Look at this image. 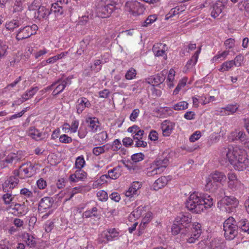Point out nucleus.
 Listing matches in <instances>:
<instances>
[{"label":"nucleus","instance_id":"f257e3e1","mask_svg":"<svg viewBox=\"0 0 249 249\" xmlns=\"http://www.w3.org/2000/svg\"><path fill=\"white\" fill-rule=\"evenodd\" d=\"M221 155L222 158L228 160L236 170L243 171L249 166V159L246 150L239 146L229 145L223 148Z\"/></svg>","mask_w":249,"mask_h":249},{"label":"nucleus","instance_id":"f03ea898","mask_svg":"<svg viewBox=\"0 0 249 249\" xmlns=\"http://www.w3.org/2000/svg\"><path fill=\"white\" fill-rule=\"evenodd\" d=\"M214 203L213 198L208 194L203 195L198 193L191 194L187 199L186 207L193 213H200L205 210L211 208Z\"/></svg>","mask_w":249,"mask_h":249},{"label":"nucleus","instance_id":"7ed1b4c3","mask_svg":"<svg viewBox=\"0 0 249 249\" xmlns=\"http://www.w3.org/2000/svg\"><path fill=\"white\" fill-rule=\"evenodd\" d=\"M114 0H100L96 4L97 16L102 18L109 17L115 8Z\"/></svg>","mask_w":249,"mask_h":249},{"label":"nucleus","instance_id":"20e7f679","mask_svg":"<svg viewBox=\"0 0 249 249\" xmlns=\"http://www.w3.org/2000/svg\"><path fill=\"white\" fill-rule=\"evenodd\" d=\"M238 222L232 217L227 219L223 223L224 236L226 239L233 240L238 234Z\"/></svg>","mask_w":249,"mask_h":249},{"label":"nucleus","instance_id":"39448f33","mask_svg":"<svg viewBox=\"0 0 249 249\" xmlns=\"http://www.w3.org/2000/svg\"><path fill=\"white\" fill-rule=\"evenodd\" d=\"M238 203V201L235 197L225 196L217 202V206L221 211L230 213L233 212Z\"/></svg>","mask_w":249,"mask_h":249},{"label":"nucleus","instance_id":"423d86ee","mask_svg":"<svg viewBox=\"0 0 249 249\" xmlns=\"http://www.w3.org/2000/svg\"><path fill=\"white\" fill-rule=\"evenodd\" d=\"M120 237V231L115 228H108L99 234L97 239L100 244H107L108 242L117 240Z\"/></svg>","mask_w":249,"mask_h":249},{"label":"nucleus","instance_id":"0eeeda50","mask_svg":"<svg viewBox=\"0 0 249 249\" xmlns=\"http://www.w3.org/2000/svg\"><path fill=\"white\" fill-rule=\"evenodd\" d=\"M38 26L36 24L21 27L16 31V39L18 40H23L30 37L36 34Z\"/></svg>","mask_w":249,"mask_h":249},{"label":"nucleus","instance_id":"6e6552de","mask_svg":"<svg viewBox=\"0 0 249 249\" xmlns=\"http://www.w3.org/2000/svg\"><path fill=\"white\" fill-rule=\"evenodd\" d=\"M125 8L126 11L134 16L142 14L145 10L144 5L136 0L127 1L125 3Z\"/></svg>","mask_w":249,"mask_h":249},{"label":"nucleus","instance_id":"1a4fd4ad","mask_svg":"<svg viewBox=\"0 0 249 249\" xmlns=\"http://www.w3.org/2000/svg\"><path fill=\"white\" fill-rule=\"evenodd\" d=\"M14 176H11L7 178L2 185V190L4 192H9L12 189L15 188L19 182V179L18 178L19 172L18 171H14Z\"/></svg>","mask_w":249,"mask_h":249},{"label":"nucleus","instance_id":"9d476101","mask_svg":"<svg viewBox=\"0 0 249 249\" xmlns=\"http://www.w3.org/2000/svg\"><path fill=\"white\" fill-rule=\"evenodd\" d=\"M228 179V187L232 191L235 192L239 191L243 188V185L241 181L238 179L235 174L230 172L227 175Z\"/></svg>","mask_w":249,"mask_h":249},{"label":"nucleus","instance_id":"9b49d317","mask_svg":"<svg viewBox=\"0 0 249 249\" xmlns=\"http://www.w3.org/2000/svg\"><path fill=\"white\" fill-rule=\"evenodd\" d=\"M72 79V76H70L65 79L60 78L56 81L55 82L57 83L53 92V95L56 96L61 93L64 90L66 86L71 84Z\"/></svg>","mask_w":249,"mask_h":249},{"label":"nucleus","instance_id":"f8f14e48","mask_svg":"<svg viewBox=\"0 0 249 249\" xmlns=\"http://www.w3.org/2000/svg\"><path fill=\"white\" fill-rule=\"evenodd\" d=\"M192 220V215L188 213H180L176 218V223L186 229L190 226Z\"/></svg>","mask_w":249,"mask_h":249},{"label":"nucleus","instance_id":"ddd939ff","mask_svg":"<svg viewBox=\"0 0 249 249\" xmlns=\"http://www.w3.org/2000/svg\"><path fill=\"white\" fill-rule=\"evenodd\" d=\"M7 210L15 215H25L27 212L28 208L24 203H15L9 208H7Z\"/></svg>","mask_w":249,"mask_h":249},{"label":"nucleus","instance_id":"4468645a","mask_svg":"<svg viewBox=\"0 0 249 249\" xmlns=\"http://www.w3.org/2000/svg\"><path fill=\"white\" fill-rule=\"evenodd\" d=\"M153 52L156 56H163L164 58L167 57L165 52L168 50V47L165 44L159 43L154 45L153 47Z\"/></svg>","mask_w":249,"mask_h":249},{"label":"nucleus","instance_id":"2eb2a0df","mask_svg":"<svg viewBox=\"0 0 249 249\" xmlns=\"http://www.w3.org/2000/svg\"><path fill=\"white\" fill-rule=\"evenodd\" d=\"M91 106V104L89 100L85 97L79 98L76 105V112L80 114L82 113L84 109L86 108H89Z\"/></svg>","mask_w":249,"mask_h":249},{"label":"nucleus","instance_id":"dca6fc26","mask_svg":"<svg viewBox=\"0 0 249 249\" xmlns=\"http://www.w3.org/2000/svg\"><path fill=\"white\" fill-rule=\"evenodd\" d=\"M86 123L88 127L90 129V131L93 133L96 132L98 130H100L99 122L98 119L96 117H88L86 119Z\"/></svg>","mask_w":249,"mask_h":249},{"label":"nucleus","instance_id":"f3484780","mask_svg":"<svg viewBox=\"0 0 249 249\" xmlns=\"http://www.w3.org/2000/svg\"><path fill=\"white\" fill-rule=\"evenodd\" d=\"M28 135L36 141H41L46 138L45 133H42L35 127H31L28 131Z\"/></svg>","mask_w":249,"mask_h":249},{"label":"nucleus","instance_id":"a211bd4d","mask_svg":"<svg viewBox=\"0 0 249 249\" xmlns=\"http://www.w3.org/2000/svg\"><path fill=\"white\" fill-rule=\"evenodd\" d=\"M24 158L23 153L22 151H18L16 153H11L9 154L5 158L6 162L9 164H12L13 163H16L19 161L21 160Z\"/></svg>","mask_w":249,"mask_h":249},{"label":"nucleus","instance_id":"6ab92c4d","mask_svg":"<svg viewBox=\"0 0 249 249\" xmlns=\"http://www.w3.org/2000/svg\"><path fill=\"white\" fill-rule=\"evenodd\" d=\"M175 124L170 121H164L161 124V129L164 136H169L172 133Z\"/></svg>","mask_w":249,"mask_h":249},{"label":"nucleus","instance_id":"aec40b11","mask_svg":"<svg viewBox=\"0 0 249 249\" xmlns=\"http://www.w3.org/2000/svg\"><path fill=\"white\" fill-rule=\"evenodd\" d=\"M87 177V173L82 169H76L73 174L70 176L69 179L71 182H76L83 180Z\"/></svg>","mask_w":249,"mask_h":249},{"label":"nucleus","instance_id":"412c9836","mask_svg":"<svg viewBox=\"0 0 249 249\" xmlns=\"http://www.w3.org/2000/svg\"><path fill=\"white\" fill-rule=\"evenodd\" d=\"M53 201L50 197H44L42 198L38 205V211L41 213L47 209L50 208L53 205Z\"/></svg>","mask_w":249,"mask_h":249},{"label":"nucleus","instance_id":"4be33fe9","mask_svg":"<svg viewBox=\"0 0 249 249\" xmlns=\"http://www.w3.org/2000/svg\"><path fill=\"white\" fill-rule=\"evenodd\" d=\"M50 9L45 6H42L39 7L37 11L35 13V17L39 20L47 19L50 15Z\"/></svg>","mask_w":249,"mask_h":249},{"label":"nucleus","instance_id":"5701e85b","mask_svg":"<svg viewBox=\"0 0 249 249\" xmlns=\"http://www.w3.org/2000/svg\"><path fill=\"white\" fill-rule=\"evenodd\" d=\"M122 172V166L118 165L113 169L109 170L107 175H105L106 178H109L112 179H116L119 178Z\"/></svg>","mask_w":249,"mask_h":249},{"label":"nucleus","instance_id":"b1692460","mask_svg":"<svg viewBox=\"0 0 249 249\" xmlns=\"http://www.w3.org/2000/svg\"><path fill=\"white\" fill-rule=\"evenodd\" d=\"M23 23V17H20L16 19L7 22L5 24V27L8 30H13L17 27L22 26Z\"/></svg>","mask_w":249,"mask_h":249},{"label":"nucleus","instance_id":"393cba45","mask_svg":"<svg viewBox=\"0 0 249 249\" xmlns=\"http://www.w3.org/2000/svg\"><path fill=\"white\" fill-rule=\"evenodd\" d=\"M170 179L169 177L162 176L157 179L153 184V188L154 190L157 191L164 187L168 181Z\"/></svg>","mask_w":249,"mask_h":249},{"label":"nucleus","instance_id":"a878e982","mask_svg":"<svg viewBox=\"0 0 249 249\" xmlns=\"http://www.w3.org/2000/svg\"><path fill=\"white\" fill-rule=\"evenodd\" d=\"M224 8V5L221 1H218L215 3L213 6L211 12V16L214 18L217 17L222 12Z\"/></svg>","mask_w":249,"mask_h":249},{"label":"nucleus","instance_id":"bb28decb","mask_svg":"<svg viewBox=\"0 0 249 249\" xmlns=\"http://www.w3.org/2000/svg\"><path fill=\"white\" fill-rule=\"evenodd\" d=\"M39 89L37 87L32 88L30 89L27 90L22 96L20 100L21 103H23L28 100L30 98L33 97V96L37 92Z\"/></svg>","mask_w":249,"mask_h":249},{"label":"nucleus","instance_id":"cd10ccee","mask_svg":"<svg viewBox=\"0 0 249 249\" xmlns=\"http://www.w3.org/2000/svg\"><path fill=\"white\" fill-rule=\"evenodd\" d=\"M200 53V48H199L198 50L196 51L194 55L192 56L191 58L188 61L185 67V68L186 69V71L191 69L196 64Z\"/></svg>","mask_w":249,"mask_h":249},{"label":"nucleus","instance_id":"c85d7f7f","mask_svg":"<svg viewBox=\"0 0 249 249\" xmlns=\"http://www.w3.org/2000/svg\"><path fill=\"white\" fill-rule=\"evenodd\" d=\"M224 248V242L221 238H214L210 243V249H223Z\"/></svg>","mask_w":249,"mask_h":249},{"label":"nucleus","instance_id":"c756f323","mask_svg":"<svg viewBox=\"0 0 249 249\" xmlns=\"http://www.w3.org/2000/svg\"><path fill=\"white\" fill-rule=\"evenodd\" d=\"M209 177L216 182H221L226 179V176L223 173L218 171H215L211 174Z\"/></svg>","mask_w":249,"mask_h":249},{"label":"nucleus","instance_id":"7c9ffc66","mask_svg":"<svg viewBox=\"0 0 249 249\" xmlns=\"http://www.w3.org/2000/svg\"><path fill=\"white\" fill-rule=\"evenodd\" d=\"M153 163H154L157 167H159V168H161V170L163 172L169 163V160L167 158H164L163 159L159 158L157 159Z\"/></svg>","mask_w":249,"mask_h":249},{"label":"nucleus","instance_id":"2f4dec72","mask_svg":"<svg viewBox=\"0 0 249 249\" xmlns=\"http://www.w3.org/2000/svg\"><path fill=\"white\" fill-rule=\"evenodd\" d=\"M162 173L161 168L157 167L154 163H153L151 167L147 169L146 171V175L148 177H153L155 175L160 174Z\"/></svg>","mask_w":249,"mask_h":249},{"label":"nucleus","instance_id":"473e14b6","mask_svg":"<svg viewBox=\"0 0 249 249\" xmlns=\"http://www.w3.org/2000/svg\"><path fill=\"white\" fill-rule=\"evenodd\" d=\"M2 199L4 204L8 206L7 208H9L15 203L13 201L15 199V196L8 193V192H7V193L2 196Z\"/></svg>","mask_w":249,"mask_h":249},{"label":"nucleus","instance_id":"72a5a7b5","mask_svg":"<svg viewBox=\"0 0 249 249\" xmlns=\"http://www.w3.org/2000/svg\"><path fill=\"white\" fill-rule=\"evenodd\" d=\"M54 13L56 17L61 16L63 13V9L62 6L58 4V3L55 2L52 4L50 9V14Z\"/></svg>","mask_w":249,"mask_h":249},{"label":"nucleus","instance_id":"f704fd0d","mask_svg":"<svg viewBox=\"0 0 249 249\" xmlns=\"http://www.w3.org/2000/svg\"><path fill=\"white\" fill-rule=\"evenodd\" d=\"M238 227L241 231L249 234V222L246 219H241L238 221Z\"/></svg>","mask_w":249,"mask_h":249},{"label":"nucleus","instance_id":"c9c22d12","mask_svg":"<svg viewBox=\"0 0 249 249\" xmlns=\"http://www.w3.org/2000/svg\"><path fill=\"white\" fill-rule=\"evenodd\" d=\"M229 54V51H224L222 52H218L212 59L213 62H220L226 59Z\"/></svg>","mask_w":249,"mask_h":249},{"label":"nucleus","instance_id":"e433bc0d","mask_svg":"<svg viewBox=\"0 0 249 249\" xmlns=\"http://www.w3.org/2000/svg\"><path fill=\"white\" fill-rule=\"evenodd\" d=\"M99 216V214L98 212V209L95 207H93L91 210H87L83 213V216L86 218H90L92 216L97 217Z\"/></svg>","mask_w":249,"mask_h":249},{"label":"nucleus","instance_id":"4c0bfd02","mask_svg":"<svg viewBox=\"0 0 249 249\" xmlns=\"http://www.w3.org/2000/svg\"><path fill=\"white\" fill-rule=\"evenodd\" d=\"M165 76L163 71L160 73L157 74L152 79L153 81L151 82L153 85L158 86L161 84L165 80Z\"/></svg>","mask_w":249,"mask_h":249},{"label":"nucleus","instance_id":"58836bf2","mask_svg":"<svg viewBox=\"0 0 249 249\" xmlns=\"http://www.w3.org/2000/svg\"><path fill=\"white\" fill-rule=\"evenodd\" d=\"M23 238L26 244L30 247H34L36 245V241L33 236L28 233H24L23 234Z\"/></svg>","mask_w":249,"mask_h":249},{"label":"nucleus","instance_id":"ea45409f","mask_svg":"<svg viewBox=\"0 0 249 249\" xmlns=\"http://www.w3.org/2000/svg\"><path fill=\"white\" fill-rule=\"evenodd\" d=\"M217 188V184L214 182L213 179L209 177L206 179V183L205 185V188L207 190H213Z\"/></svg>","mask_w":249,"mask_h":249},{"label":"nucleus","instance_id":"a19ab883","mask_svg":"<svg viewBox=\"0 0 249 249\" xmlns=\"http://www.w3.org/2000/svg\"><path fill=\"white\" fill-rule=\"evenodd\" d=\"M107 145H104L103 146L94 147L92 149V153L96 156H99L104 153L106 150L109 149V148H107Z\"/></svg>","mask_w":249,"mask_h":249},{"label":"nucleus","instance_id":"79ce46f5","mask_svg":"<svg viewBox=\"0 0 249 249\" xmlns=\"http://www.w3.org/2000/svg\"><path fill=\"white\" fill-rule=\"evenodd\" d=\"M22 0H16L13 6L14 12H21L24 9L23 2Z\"/></svg>","mask_w":249,"mask_h":249},{"label":"nucleus","instance_id":"37998d69","mask_svg":"<svg viewBox=\"0 0 249 249\" xmlns=\"http://www.w3.org/2000/svg\"><path fill=\"white\" fill-rule=\"evenodd\" d=\"M233 67L232 61H227L224 62L220 67L218 69L219 71L224 72L225 71H229L231 68Z\"/></svg>","mask_w":249,"mask_h":249},{"label":"nucleus","instance_id":"c03bdc74","mask_svg":"<svg viewBox=\"0 0 249 249\" xmlns=\"http://www.w3.org/2000/svg\"><path fill=\"white\" fill-rule=\"evenodd\" d=\"M85 165V160L83 156H79L76 159L74 167L73 169H82Z\"/></svg>","mask_w":249,"mask_h":249},{"label":"nucleus","instance_id":"a18cd8bd","mask_svg":"<svg viewBox=\"0 0 249 249\" xmlns=\"http://www.w3.org/2000/svg\"><path fill=\"white\" fill-rule=\"evenodd\" d=\"M188 107V104L185 101H181L175 104L172 108L175 110H182L186 109Z\"/></svg>","mask_w":249,"mask_h":249},{"label":"nucleus","instance_id":"49530a36","mask_svg":"<svg viewBox=\"0 0 249 249\" xmlns=\"http://www.w3.org/2000/svg\"><path fill=\"white\" fill-rule=\"evenodd\" d=\"M192 235H196V233H198V238L200 237L202 233L201 225L198 223H195L193 225L192 229Z\"/></svg>","mask_w":249,"mask_h":249},{"label":"nucleus","instance_id":"de8ad7c7","mask_svg":"<svg viewBox=\"0 0 249 249\" xmlns=\"http://www.w3.org/2000/svg\"><path fill=\"white\" fill-rule=\"evenodd\" d=\"M108 135L107 131H103L95 135L94 138L97 141L103 142L107 138Z\"/></svg>","mask_w":249,"mask_h":249},{"label":"nucleus","instance_id":"09e8293b","mask_svg":"<svg viewBox=\"0 0 249 249\" xmlns=\"http://www.w3.org/2000/svg\"><path fill=\"white\" fill-rule=\"evenodd\" d=\"M152 213H146L145 216L144 218H143L142 223L140 224V228L144 229V227L146 226L147 224H148L150 220L152 219Z\"/></svg>","mask_w":249,"mask_h":249},{"label":"nucleus","instance_id":"8fccbe9b","mask_svg":"<svg viewBox=\"0 0 249 249\" xmlns=\"http://www.w3.org/2000/svg\"><path fill=\"white\" fill-rule=\"evenodd\" d=\"M157 19L156 15H151L149 16L143 22L142 26L147 27L152 23L154 22Z\"/></svg>","mask_w":249,"mask_h":249},{"label":"nucleus","instance_id":"3c124183","mask_svg":"<svg viewBox=\"0 0 249 249\" xmlns=\"http://www.w3.org/2000/svg\"><path fill=\"white\" fill-rule=\"evenodd\" d=\"M136 71L134 68H131L126 71L125 77L127 80H132L136 77Z\"/></svg>","mask_w":249,"mask_h":249},{"label":"nucleus","instance_id":"603ef678","mask_svg":"<svg viewBox=\"0 0 249 249\" xmlns=\"http://www.w3.org/2000/svg\"><path fill=\"white\" fill-rule=\"evenodd\" d=\"M238 107L237 104L235 105H228L226 107H225V110H226V112L228 113V115L230 114H232L235 113Z\"/></svg>","mask_w":249,"mask_h":249},{"label":"nucleus","instance_id":"864d4df0","mask_svg":"<svg viewBox=\"0 0 249 249\" xmlns=\"http://www.w3.org/2000/svg\"><path fill=\"white\" fill-rule=\"evenodd\" d=\"M41 4V0H34L33 2L29 6L28 8L30 11L38 10L39 7L42 6Z\"/></svg>","mask_w":249,"mask_h":249},{"label":"nucleus","instance_id":"5fc2aeb1","mask_svg":"<svg viewBox=\"0 0 249 249\" xmlns=\"http://www.w3.org/2000/svg\"><path fill=\"white\" fill-rule=\"evenodd\" d=\"M183 229L182 226L178 224V223H176V221H174L171 229L172 232L174 235H177L183 230Z\"/></svg>","mask_w":249,"mask_h":249},{"label":"nucleus","instance_id":"6e6d98bb","mask_svg":"<svg viewBox=\"0 0 249 249\" xmlns=\"http://www.w3.org/2000/svg\"><path fill=\"white\" fill-rule=\"evenodd\" d=\"M186 79H183L179 81L178 86L174 90L173 94L175 95L178 94L180 89L186 85Z\"/></svg>","mask_w":249,"mask_h":249},{"label":"nucleus","instance_id":"4d7b16f0","mask_svg":"<svg viewBox=\"0 0 249 249\" xmlns=\"http://www.w3.org/2000/svg\"><path fill=\"white\" fill-rule=\"evenodd\" d=\"M88 133L87 127L85 125H81L78 132V135L80 139L84 138Z\"/></svg>","mask_w":249,"mask_h":249},{"label":"nucleus","instance_id":"13d9d810","mask_svg":"<svg viewBox=\"0 0 249 249\" xmlns=\"http://www.w3.org/2000/svg\"><path fill=\"white\" fill-rule=\"evenodd\" d=\"M20 195L25 198H30L33 196V193L29 189L24 188L20 190Z\"/></svg>","mask_w":249,"mask_h":249},{"label":"nucleus","instance_id":"bf43d9fd","mask_svg":"<svg viewBox=\"0 0 249 249\" xmlns=\"http://www.w3.org/2000/svg\"><path fill=\"white\" fill-rule=\"evenodd\" d=\"M144 155L142 153L134 154L131 156V160L135 162H139L143 160Z\"/></svg>","mask_w":249,"mask_h":249},{"label":"nucleus","instance_id":"052dcab7","mask_svg":"<svg viewBox=\"0 0 249 249\" xmlns=\"http://www.w3.org/2000/svg\"><path fill=\"white\" fill-rule=\"evenodd\" d=\"M97 196L98 199L102 201H106L108 198L107 193L104 190H100L97 193Z\"/></svg>","mask_w":249,"mask_h":249},{"label":"nucleus","instance_id":"680f3d73","mask_svg":"<svg viewBox=\"0 0 249 249\" xmlns=\"http://www.w3.org/2000/svg\"><path fill=\"white\" fill-rule=\"evenodd\" d=\"M59 141L61 143L67 144L71 143L72 141V139L67 135L63 134L59 137Z\"/></svg>","mask_w":249,"mask_h":249},{"label":"nucleus","instance_id":"e2e57ef3","mask_svg":"<svg viewBox=\"0 0 249 249\" xmlns=\"http://www.w3.org/2000/svg\"><path fill=\"white\" fill-rule=\"evenodd\" d=\"M244 57L242 55L239 54L236 56L234 60H231L233 66L240 67L243 61Z\"/></svg>","mask_w":249,"mask_h":249},{"label":"nucleus","instance_id":"0e129e2a","mask_svg":"<svg viewBox=\"0 0 249 249\" xmlns=\"http://www.w3.org/2000/svg\"><path fill=\"white\" fill-rule=\"evenodd\" d=\"M239 7L241 10H245L249 13V0H245L241 1L239 3Z\"/></svg>","mask_w":249,"mask_h":249},{"label":"nucleus","instance_id":"69168bd1","mask_svg":"<svg viewBox=\"0 0 249 249\" xmlns=\"http://www.w3.org/2000/svg\"><path fill=\"white\" fill-rule=\"evenodd\" d=\"M48 50L45 48L43 47V48L41 50H39L36 53H34V57L36 59H38L41 56L46 54L48 53Z\"/></svg>","mask_w":249,"mask_h":249},{"label":"nucleus","instance_id":"338daca9","mask_svg":"<svg viewBox=\"0 0 249 249\" xmlns=\"http://www.w3.org/2000/svg\"><path fill=\"white\" fill-rule=\"evenodd\" d=\"M0 249H12L10 247L9 241L6 239L0 241Z\"/></svg>","mask_w":249,"mask_h":249},{"label":"nucleus","instance_id":"774afa93","mask_svg":"<svg viewBox=\"0 0 249 249\" xmlns=\"http://www.w3.org/2000/svg\"><path fill=\"white\" fill-rule=\"evenodd\" d=\"M54 227V223L51 221H47L44 225V228L47 232H51Z\"/></svg>","mask_w":249,"mask_h":249}]
</instances>
